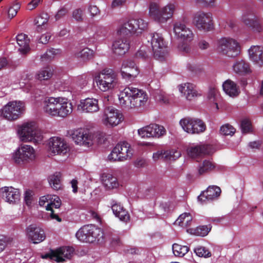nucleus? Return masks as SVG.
Returning <instances> with one entry per match:
<instances>
[{"instance_id":"obj_1","label":"nucleus","mask_w":263,"mask_h":263,"mask_svg":"<svg viewBox=\"0 0 263 263\" xmlns=\"http://www.w3.org/2000/svg\"><path fill=\"white\" fill-rule=\"evenodd\" d=\"M118 99L122 108L130 109L144 106L148 97L144 90L133 86H128L120 91Z\"/></svg>"},{"instance_id":"obj_2","label":"nucleus","mask_w":263,"mask_h":263,"mask_svg":"<svg viewBox=\"0 0 263 263\" xmlns=\"http://www.w3.org/2000/svg\"><path fill=\"white\" fill-rule=\"evenodd\" d=\"M177 7L176 2H170L161 8L157 4L152 3L149 6L148 14L150 17L156 22L164 24L173 17Z\"/></svg>"},{"instance_id":"obj_3","label":"nucleus","mask_w":263,"mask_h":263,"mask_svg":"<svg viewBox=\"0 0 263 263\" xmlns=\"http://www.w3.org/2000/svg\"><path fill=\"white\" fill-rule=\"evenodd\" d=\"M19 139L24 142H32L39 143L43 140V135L38 129L34 122H26L20 126L17 130Z\"/></svg>"},{"instance_id":"obj_4","label":"nucleus","mask_w":263,"mask_h":263,"mask_svg":"<svg viewBox=\"0 0 263 263\" xmlns=\"http://www.w3.org/2000/svg\"><path fill=\"white\" fill-rule=\"evenodd\" d=\"M216 50L221 55L234 58L240 54L241 47L236 40L230 37H222L216 41Z\"/></svg>"},{"instance_id":"obj_5","label":"nucleus","mask_w":263,"mask_h":263,"mask_svg":"<svg viewBox=\"0 0 263 263\" xmlns=\"http://www.w3.org/2000/svg\"><path fill=\"white\" fill-rule=\"evenodd\" d=\"M94 81L99 90L102 92L112 90L118 83L117 75L110 68L104 69L96 74Z\"/></svg>"},{"instance_id":"obj_6","label":"nucleus","mask_w":263,"mask_h":263,"mask_svg":"<svg viewBox=\"0 0 263 263\" xmlns=\"http://www.w3.org/2000/svg\"><path fill=\"white\" fill-rule=\"evenodd\" d=\"M147 27V22L142 18L131 20L118 26L117 29V34L119 36H125L135 34L138 35L145 30Z\"/></svg>"},{"instance_id":"obj_7","label":"nucleus","mask_w":263,"mask_h":263,"mask_svg":"<svg viewBox=\"0 0 263 263\" xmlns=\"http://www.w3.org/2000/svg\"><path fill=\"white\" fill-rule=\"evenodd\" d=\"M25 110V104L23 101H10L0 109V117L13 121L20 118Z\"/></svg>"},{"instance_id":"obj_8","label":"nucleus","mask_w":263,"mask_h":263,"mask_svg":"<svg viewBox=\"0 0 263 263\" xmlns=\"http://www.w3.org/2000/svg\"><path fill=\"white\" fill-rule=\"evenodd\" d=\"M151 43L154 58L160 61L166 60L168 56V50L162 35L158 33L150 35Z\"/></svg>"},{"instance_id":"obj_9","label":"nucleus","mask_w":263,"mask_h":263,"mask_svg":"<svg viewBox=\"0 0 263 263\" xmlns=\"http://www.w3.org/2000/svg\"><path fill=\"white\" fill-rule=\"evenodd\" d=\"M76 236L80 241L93 242L96 240L99 241L103 237V231L94 225H86L78 231Z\"/></svg>"},{"instance_id":"obj_10","label":"nucleus","mask_w":263,"mask_h":263,"mask_svg":"<svg viewBox=\"0 0 263 263\" xmlns=\"http://www.w3.org/2000/svg\"><path fill=\"white\" fill-rule=\"evenodd\" d=\"M133 153L130 145L126 142H123L116 145L108 155V159L111 161H124L130 159Z\"/></svg>"},{"instance_id":"obj_11","label":"nucleus","mask_w":263,"mask_h":263,"mask_svg":"<svg viewBox=\"0 0 263 263\" xmlns=\"http://www.w3.org/2000/svg\"><path fill=\"white\" fill-rule=\"evenodd\" d=\"M35 151L34 148L29 145L22 144L12 154L14 161L19 164L29 163L35 160Z\"/></svg>"},{"instance_id":"obj_12","label":"nucleus","mask_w":263,"mask_h":263,"mask_svg":"<svg viewBox=\"0 0 263 263\" xmlns=\"http://www.w3.org/2000/svg\"><path fill=\"white\" fill-rule=\"evenodd\" d=\"M123 120L122 113L112 107L105 108L101 116L102 123L107 127H116L121 124Z\"/></svg>"},{"instance_id":"obj_13","label":"nucleus","mask_w":263,"mask_h":263,"mask_svg":"<svg viewBox=\"0 0 263 263\" xmlns=\"http://www.w3.org/2000/svg\"><path fill=\"white\" fill-rule=\"evenodd\" d=\"M193 23L200 31L208 32L213 29V21L212 13L199 11L193 16Z\"/></svg>"},{"instance_id":"obj_14","label":"nucleus","mask_w":263,"mask_h":263,"mask_svg":"<svg viewBox=\"0 0 263 263\" xmlns=\"http://www.w3.org/2000/svg\"><path fill=\"white\" fill-rule=\"evenodd\" d=\"M47 149L52 156H66L69 151V148L64 139L59 137H52L47 142Z\"/></svg>"},{"instance_id":"obj_15","label":"nucleus","mask_w":263,"mask_h":263,"mask_svg":"<svg viewBox=\"0 0 263 263\" xmlns=\"http://www.w3.org/2000/svg\"><path fill=\"white\" fill-rule=\"evenodd\" d=\"M179 124L182 129L190 134H198L203 132L206 126L203 122L197 118H184L180 120Z\"/></svg>"},{"instance_id":"obj_16","label":"nucleus","mask_w":263,"mask_h":263,"mask_svg":"<svg viewBox=\"0 0 263 263\" xmlns=\"http://www.w3.org/2000/svg\"><path fill=\"white\" fill-rule=\"evenodd\" d=\"M71 137L76 144L89 147L95 142V134L82 128L73 130L71 134Z\"/></svg>"},{"instance_id":"obj_17","label":"nucleus","mask_w":263,"mask_h":263,"mask_svg":"<svg viewBox=\"0 0 263 263\" xmlns=\"http://www.w3.org/2000/svg\"><path fill=\"white\" fill-rule=\"evenodd\" d=\"M166 133L165 128L157 124H151L138 130V134L142 138H160Z\"/></svg>"},{"instance_id":"obj_18","label":"nucleus","mask_w":263,"mask_h":263,"mask_svg":"<svg viewBox=\"0 0 263 263\" xmlns=\"http://www.w3.org/2000/svg\"><path fill=\"white\" fill-rule=\"evenodd\" d=\"M73 252L72 247H63L42 256L43 258L49 259L57 262H63L69 259Z\"/></svg>"},{"instance_id":"obj_19","label":"nucleus","mask_w":263,"mask_h":263,"mask_svg":"<svg viewBox=\"0 0 263 263\" xmlns=\"http://www.w3.org/2000/svg\"><path fill=\"white\" fill-rule=\"evenodd\" d=\"M25 235L27 239L34 244L43 241L46 237L43 228L33 224L26 228Z\"/></svg>"},{"instance_id":"obj_20","label":"nucleus","mask_w":263,"mask_h":263,"mask_svg":"<svg viewBox=\"0 0 263 263\" xmlns=\"http://www.w3.org/2000/svg\"><path fill=\"white\" fill-rule=\"evenodd\" d=\"M181 96L187 101H192L201 96V92L197 89L196 86L191 83H183L177 86Z\"/></svg>"},{"instance_id":"obj_21","label":"nucleus","mask_w":263,"mask_h":263,"mask_svg":"<svg viewBox=\"0 0 263 263\" xmlns=\"http://www.w3.org/2000/svg\"><path fill=\"white\" fill-rule=\"evenodd\" d=\"M173 32L175 36L186 42L193 40L194 34L191 28L184 24L178 22L174 24Z\"/></svg>"},{"instance_id":"obj_22","label":"nucleus","mask_w":263,"mask_h":263,"mask_svg":"<svg viewBox=\"0 0 263 263\" xmlns=\"http://www.w3.org/2000/svg\"><path fill=\"white\" fill-rule=\"evenodd\" d=\"M120 72L123 79L132 80L139 74V70L133 60H126L122 64Z\"/></svg>"},{"instance_id":"obj_23","label":"nucleus","mask_w":263,"mask_h":263,"mask_svg":"<svg viewBox=\"0 0 263 263\" xmlns=\"http://www.w3.org/2000/svg\"><path fill=\"white\" fill-rule=\"evenodd\" d=\"M72 111V103L69 101L67 98L61 97H57L55 117H66Z\"/></svg>"},{"instance_id":"obj_24","label":"nucleus","mask_w":263,"mask_h":263,"mask_svg":"<svg viewBox=\"0 0 263 263\" xmlns=\"http://www.w3.org/2000/svg\"><path fill=\"white\" fill-rule=\"evenodd\" d=\"M78 109L86 113L97 112L100 110L98 100L92 98L82 100L78 105Z\"/></svg>"},{"instance_id":"obj_25","label":"nucleus","mask_w":263,"mask_h":263,"mask_svg":"<svg viewBox=\"0 0 263 263\" xmlns=\"http://www.w3.org/2000/svg\"><path fill=\"white\" fill-rule=\"evenodd\" d=\"M242 21L254 32L260 33L263 31V26L261 23L255 15L245 14L242 16Z\"/></svg>"},{"instance_id":"obj_26","label":"nucleus","mask_w":263,"mask_h":263,"mask_svg":"<svg viewBox=\"0 0 263 263\" xmlns=\"http://www.w3.org/2000/svg\"><path fill=\"white\" fill-rule=\"evenodd\" d=\"M250 60L254 65L259 67L263 66V47L260 46H252L248 50Z\"/></svg>"},{"instance_id":"obj_27","label":"nucleus","mask_w":263,"mask_h":263,"mask_svg":"<svg viewBox=\"0 0 263 263\" xmlns=\"http://www.w3.org/2000/svg\"><path fill=\"white\" fill-rule=\"evenodd\" d=\"M130 47L129 41L124 36H119L113 42L112 49L114 53L123 55L128 51Z\"/></svg>"},{"instance_id":"obj_28","label":"nucleus","mask_w":263,"mask_h":263,"mask_svg":"<svg viewBox=\"0 0 263 263\" xmlns=\"http://www.w3.org/2000/svg\"><path fill=\"white\" fill-rule=\"evenodd\" d=\"M232 69L234 73L245 76L252 72L250 64L243 59H237L233 63Z\"/></svg>"},{"instance_id":"obj_29","label":"nucleus","mask_w":263,"mask_h":263,"mask_svg":"<svg viewBox=\"0 0 263 263\" xmlns=\"http://www.w3.org/2000/svg\"><path fill=\"white\" fill-rule=\"evenodd\" d=\"M61 204L59 197L54 195L42 196L39 200L40 205L45 206L47 210H50L53 208L58 209L60 206Z\"/></svg>"},{"instance_id":"obj_30","label":"nucleus","mask_w":263,"mask_h":263,"mask_svg":"<svg viewBox=\"0 0 263 263\" xmlns=\"http://www.w3.org/2000/svg\"><path fill=\"white\" fill-rule=\"evenodd\" d=\"M221 193V189L217 186H210L206 191L203 192L198 197V200L201 203L206 201H211L217 198Z\"/></svg>"},{"instance_id":"obj_31","label":"nucleus","mask_w":263,"mask_h":263,"mask_svg":"<svg viewBox=\"0 0 263 263\" xmlns=\"http://www.w3.org/2000/svg\"><path fill=\"white\" fill-rule=\"evenodd\" d=\"M57 97H46L42 103V109L48 116L55 117Z\"/></svg>"},{"instance_id":"obj_32","label":"nucleus","mask_w":263,"mask_h":263,"mask_svg":"<svg viewBox=\"0 0 263 263\" xmlns=\"http://www.w3.org/2000/svg\"><path fill=\"white\" fill-rule=\"evenodd\" d=\"M1 191L7 202L13 203L19 200L20 192L17 189L11 186H5L1 189Z\"/></svg>"},{"instance_id":"obj_33","label":"nucleus","mask_w":263,"mask_h":263,"mask_svg":"<svg viewBox=\"0 0 263 263\" xmlns=\"http://www.w3.org/2000/svg\"><path fill=\"white\" fill-rule=\"evenodd\" d=\"M222 89L226 95L232 98L237 97L240 92L239 87L237 84L230 79H228L223 82Z\"/></svg>"},{"instance_id":"obj_34","label":"nucleus","mask_w":263,"mask_h":263,"mask_svg":"<svg viewBox=\"0 0 263 263\" xmlns=\"http://www.w3.org/2000/svg\"><path fill=\"white\" fill-rule=\"evenodd\" d=\"M210 148V146L206 144L193 145L188 148L187 153L191 157L195 158L203 155L209 154Z\"/></svg>"},{"instance_id":"obj_35","label":"nucleus","mask_w":263,"mask_h":263,"mask_svg":"<svg viewBox=\"0 0 263 263\" xmlns=\"http://www.w3.org/2000/svg\"><path fill=\"white\" fill-rule=\"evenodd\" d=\"M111 209L115 216L118 217L120 220L124 222L129 221V213L120 203L116 202L112 204Z\"/></svg>"},{"instance_id":"obj_36","label":"nucleus","mask_w":263,"mask_h":263,"mask_svg":"<svg viewBox=\"0 0 263 263\" xmlns=\"http://www.w3.org/2000/svg\"><path fill=\"white\" fill-rule=\"evenodd\" d=\"M101 181L106 190L117 189L119 185L117 179L110 174H103Z\"/></svg>"},{"instance_id":"obj_37","label":"nucleus","mask_w":263,"mask_h":263,"mask_svg":"<svg viewBox=\"0 0 263 263\" xmlns=\"http://www.w3.org/2000/svg\"><path fill=\"white\" fill-rule=\"evenodd\" d=\"M16 42L19 46L18 50L22 54H26L30 50L29 39L23 33L18 34L16 37Z\"/></svg>"},{"instance_id":"obj_38","label":"nucleus","mask_w":263,"mask_h":263,"mask_svg":"<svg viewBox=\"0 0 263 263\" xmlns=\"http://www.w3.org/2000/svg\"><path fill=\"white\" fill-rule=\"evenodd\" d=\"M53 73V68L47 66L37 71L35 74V78L39 81L48 80L52 77Z\"/></svg>"},{"instance_id":"obj_39","label":"nucleus","mask_w":263,"mask_h":263,"mask_svg":"<svg viewBox=\"0 0 263 263\" xmlns=\"http://www.w3.org/2000/svg\"><path fill=\"white\" fill-rule=\"evenodd\" d=\"M93 51L88 48H84L74 54V57L82 62L90 60L93 55Z\"/></svg>"},{"instance_id":"obj_40","label":"nucleus","mask_w":263,"mask_h":263,"mask_svg":"<svg viewBox=\"0 0 263 263\" xmlns=\"http://www.w3.org/2000/svg\"><path fill=\"white\" fill-rule=\"evenodd\" d=\"M48 180L50 186L54 190H58L61 188L62 175L60 172L50 175Z\"/></svg>"},{"instance_id":"obj_41","label":"nucleus","mask_w":263,"mask_h":263,"mask_svg":"<svg viewBox=\"0 0 263 263\" xmlns=\"http://www.w3.org/2000/svg\"><path fill=\"white\" fill-rule=\"evenodd\" d=\"M49 16L47 13L42 12L37 15L34 20V25L38 30L46 28Z\"/></svg>"},{"instance_id":"obj_42","label":"nucleus","mask_w":263,"mask_h":263,"mask_svg":"<svg viewBox=\"0 0 263 263\" xmlns=\"http://www.w3.org/2000/svg\"><path fill=\"white\" fill-rule=\"evenodd\" d=\"M193 217L189 213H184L181 214L175 223L182 227H187L191 225L192 222Z\"/></svg>"},{"instance_id":"obj_43","label":"nucleus","mask_w":263,"mask_h":263,"mask_svg":"<svg viewBox=\"0 0 263 263\" xmlns=\"http://www.w3.org/2000/svg\"><path fill=\"white\" fill-rule=\"evenodd\" d=\"M174 254L178 257H183L189 251V247L186 246H182L178 243H174L172 246Z\"/></svg>"},{"instance_id":"obj_44","label":"nucleus","mask_w":263,"mask_h":263,"mask_svg":"<svg viewBox=\"0 0 263 263\" xmlns=\"http://www.w3.org/2000/svg\"><path fill=\"white\" fill-rule=\"evenodd\" d=\"M217 93V90L214 87L210 88L207 93V99L213 103L212 109L214 111H217L219 109L217 102H215V96Z\"/></svg>"},{"instance_id":"obj_45","label":"nucleus","mask_w":263,"mask_h":263,"mask_svg":"<svg viewBox=\"0 0 263 263\" xmlns=\"http://www.w3.org/2000/svg\"><path fill=\"white\" fill-rule=\"evenodd\" d=\"M215 168L214 164L209 160H204L199 166L198 168L199 174L200 175L208 173Z\"/></svg>"},{"instance_id":"obj_46","label":"nucleus","mask_w":263,"mask_h":263,"mask_svg":"<svg viewBox=\"0 0 263 263\" xmlns=\"http://www.w3.org/2000/svg\"><path fill=\"white\" fill-rule=\"evenodd\" d=\"M211 227L206 226H202L197 227L195 229L191 230V233L194 235L199 236H205L211 230Z\"/></svg>"},{"instance_id":"obj_47","label":"nucleus","mask_w":263,"mask_h":263,"mask_svg":"<svg viewBox=\"0 0 263 263\" xmlns=\"http://www.w3.org/2000/svg\"><path fill=\"white\" fill-rule=\"evenodd\" d=\"M93 37L96 40L103 39L107 34L105 28L102 26H96L93 28Z\"/></svg>"},{"instance_id":"obj_48","label":"nucleus","mask_w":263,"mask_h":263,"mask_svg":"<svg viewBox=\"0 0 263 263\" xmlns=\"http://www.w3.org/2000/svg\"><path fill=\"white\" fill-rule=\"evenodd\" d=\"M180 151L176 149H172L164 151L165 160H174L181 156Z\"/></svg>"},{"instance_id":"obj_49","label":"nucleus","mask_w":263,"mask_h":263,"mask_svg":"<svg viewBox=\"0 0 263 263\" xmlns=\"http://www.w3.org/2000/svg\"><path fill=\"white\" fill-rule=\"evenodd\" d=\"M61 51L58 49L51 48L47 51L41 57L42 61H50L53 59L55 55L60 54Z\"/></svg>"},{"instance_id":"obj_50","label":"nucleus","mask_w":263,"mask_h":263,"mask_svg":"<svg viewBox=\"0 0 263 263\" xmlns=\"http://www.w3.org/2000/svg\"><path fill=\"white\" fill-rule=\"evenodd\" d=\"M21 7V4L18 2H15L12 4L8 10V17L10 19L13 18L17 14Z\"/></svg>"},{"instance_id":"obj_51","label":"nucleus","mask_w":263,"mask_h":263,"mask_svg":"<svg viewBox=\"0 0 263 263\" xmlns=\"http://www.w3.org/2000/svg\"><path fill=\"white\" fill-rule=\"evenodd\" d=\"M194 252L199 257H208L211 256V253L205 247L199 246L195 248Z\"/></svg>"},{"instance_id":"obj_52","label":"nucleus","mask_w":263,"mask_h":263,"mask_svg":"<svg viewBox=\"0 0 263 263\" xmlns=\"http://www.w3.org/2000/svg\"><path fill=\"white\" fill-rule=\"evenodd\" d=\"M220 132L223 135H233L235 130L233 127L229 124H225L220 127Z\"/></svg>"},{"instance_id":"obj_53","label":"nucleus","mask_w":263,"mask_h":263,"mask_svg":"<svg viewBox=\"0 0 263 263\" xmlns=\"http://www.w3.org/2000/svg\"><path fill=\"white\" fill-rule=\"evenodd\" d=\"M241 129L242 133L246 134L249 133L251 130V124L248 119H244L241 123Z\"/></svg>"},{"instance_id":"obj_54","label":"nucleus","mask_w":263,"mask_h":263,"mask_svg":"<svg viewBox=\"0 0 263 263\" xmlns=\"http://www.w3.org/2000/svg\"><path fill=\"white\" fill-rule=\"evenodd\" d=\"M84 11L81 9H77L72 12V18L77 22L83 20Z\"/></svg>"},{"instance_id":"obj_55","label":"nucleus","mask_w":263,"mask_h":263,"mask_svg":"<svg viewBox=\"0 0 263 263\" xmlns=\"http://www.w3.org/2000/svg\"><path fill=\"white\" fill-rule=\"evenodd\" d=\"M32 75L29 73H23L21 76L20 82H19V85L21 88L23 87L32 78Z\"/></svg>"},{"instance_id":"obj_56","label":"nucleus","mask_w":263,"mask_h":263,"mask_svg":"<svg viewBox=\"0 0 263 263\" xmlns=\"http://www.w3.org/2000/svg\"><path fill=\"white\" fill-rule=\"evenodd\" d=\"M156 100L162 103L167 104L169 102L168 96L163 92H158L155 96Z\"/></svg>"},{"instance_id":"obj_57","label":"nucleus","mask_w":263,"mask_h":263,"mask_svg":"<svg viewBox=\"0 0 263 263\" xmlns=\"http://www.w3.org/2000/svg\"><path fill=\"white\" fill-rule=\"evenodd\" d=\"M198 47L201 50H206L210 48L211 46L209 42L201 40L198 43Z\"/></svg>"},{"instance_id":"obj_58","label":"nucleus","mask_w":263,"mask_h":263,"mask_svg":"<svg viewBox=\"0 0 263 263\" xmlns=\"http://www.w3.org/2000/svg\"><path fill=\"white\" fill-rule=\"evenodd\" d=\"M51 37V33L49 32H46V33L43 34L40 36L39 39V42L44 44H47L49 41Z\"/></svg>"},{"instance_id":"obj_59","label":"nucleus","mask_w":263,"mask_h":263,"mask_svg":"<svg viewBox=\"0 0 263 263\" xmlns=\"http://www.w3.org/2000/svg\"><path fill=\"white\" fill-rule=\"evenodd\" d=\"M198 4H201L204 7H212L214 6L215 0H195Z\"/></svg>"},{"instance_id":"obj_60","label":"nucleus","mask_w":263,"mask_h":263,"mask_svg":"<svg viewBox=\"0 0 263 263\" xmlns=\"http://www.w3.org/2000/svg\"><path fill=\"white\" fill-rule=\"evenodd\" d=\"M41 0H31L27 5V9L29 10H32L36 8L40 3Z\"/></svg>"},{"instance_id":"obj_61","label":"nucleus","mask_w":263,"mask_h":263,"mask_svg":"<svg viewBox=\"0 0 263 263\" xmlns=\"http://www.w3.org/2000/svg\"><path fill=\"white\" fill-rule=\"evenodd\" d=\"M88 11L92 17L100 14V10L96 6L90 5L88 8Z\"/></svg>"},{"instance_id":"obj_62","label":"nucleus","mask_w":263,"mask_h":263,"mask_svg":"<svg viewBox=\"0 0 263 263\" xmlns=\"http://www.w3.org/2000/svg\"><path fill=\"white\" fill-rule=\"evenodd\" d=\"M67 9L65 7L60 8L55 15V20L57 21L61 18L67 13Z\"/></svg>"},{"instance_id":"obj_63","label":"nucleus","mask_w":263,"mask_h":263,"mask_svg":"<svg viewBox=\"0 0 263 263\" xmlns=\"http://www.w3.org/2000/svg\"><path fill=\"white\" fill-rule=\"evenodd\" d=\"M164 151H159L154 153L153 155V158L154 161H157L159 159L164 160Z\"/></svg>"},{"instance_id":"obj_64","label":"nucleus","mask_w":263,"mask_h":263,"mask_svg":"<svg viewBox=\"0 0 263 263\" xmlns=\"http://www.w3.org/2000/svg\"><path fill=\"white\" fill-rule=\"evenodd\" d=\"M136 56L137 58L146 59L148 58V54L145 50L141 49L136 53Z\"/></svg>"}]
</instances>
